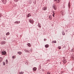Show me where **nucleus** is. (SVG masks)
I'll return each mask as SVG.
<instances>
[{"mask_svg":"<svg viewBox=\"0 0 74 74\" xmlns=\"http://www.w3.org/2000/svg\"><path fill=\"white\" fill-rule=\"evenodd\" d=\"M61 0H55V1L57 2L58 3H60V1Z\"/></svg>","mask_w":74,"mask_h":74,"instance_id":"obj_6","label":"nucleus"},{"mask_svg":"<svg viewBox=\"0 0 74 74\" xmlns=\"http://www.w3.org/2000/svg\"><path fill=\"white\" fill-rule=\"evenodd\" d=\"M6 52L5 51H4L2 52L1 54L3 55H6Z\"/></svg>","mask_w":74,"mask_h":74,"instance_id":"obj_1","label":"nucleus"},{"mask_svg":"<svg viewBox=\"0 0 74 74\" xmlns=\"http://www.w3.org/2000/svg\"><path fill=\"white\" fill-rule=\"evenodd\" d=\"M37 70V68L36 67L34 68H33V70L34 71H36Z\"/></svg>","mask_w":74,"mask_h":74,"instance_id":"obj_15","label":"nucleus"},{"mask_svg":"<svg viewBox=\"0 0 74 74\" xmlns=\"http://www.w3.org/2000/svg\"><path fill=\"white\" fill-rule=\"evenodd\" d=\"M30 52H32V50H31V51H30Z\"/></svg>","mask_w":74,"mask_h":74,"instance_id":"obj_36","label":"nucleus"},{"mask_svg":"<svg viewBox=\"0 0 74 74\" xmlns=\"http://www.w3.org/2000/svg\"><path fill=\"white\" fill-rule=\"evenodd\" d=\"M52 43H56V40L53 41L52 42Z\"/></svg>","mask_w":74,"mask_h":74,"instance_id":"obj_19","label":"nucleus"},{"mask_svg":"<svg viewBox=\"0 0 74 74\" xmlns=\"http://www.w3.org/2000/svg\"><path fill=\"white\" fill-rule=\"evenodd\" d=\"M47 74H51V73L49 72H47Z\"/></svg>","mask_w":74,"mask_h":74,"instance_id":"obj_29","label":"nucleus"},{"mask_svg":"<svg viewBox=\"0 0 74 74\" xmlns=\"http://www.w3.org/2000/svg\"><path fill=\"white\" fill-rule=\"evenodd\" d=\"M8 60H6V64H7V63H8Z\"/></svg>","mask_w":74,"mask_h":74,"instance_id":"obj_24","label":"nucleus"},{"mask_svg":"<svg viewBox=\"0 0 74 74\" xmlns=\"http://www.w3.org/2000/svg\"><path fill=\"white\" fill-rule=\"evenodd\" d=\"M25 52H28V53H30V51L27 50H24Z\"/></svg>","mask_w":74,"mask_h":74,"instance_id":"obj_11","label":"nucleus"},{"mask_svg":"<svg viewBox=\"0 0 74 74\" xmlns=\"http://www.w3.org/2000/svg\"><path fill=\"white\" fill-rule=\"evenodd\" d=\"M14 1L15 2H17L18 1V0H14Z\"/></svg>","mask_w":74,"mask_h":74,"instance_id":"obj_30","label":"nucleus"},{"mask_svg":"<svg viewBox=\"0 0 74 74\" xmlns=\"http://www.w3.org/2000/svg\"><path fill=\"white\" fill-rule=\"evenodd\" d=\"M3 65H4V66H5V62H3Z\"/></svg>","mask_w":74,"mask_h":74,"instance_id":"obj_27","label":"nucleus"},{"mask_svg":"<svg viewBox=\"0 0 74 74\" xmlns=\"http://www.w3.org/2000/svg\"><path fill=\"white\" fill-rule=\"evenodd\" d=\"M38 27H39V28H41V25H39Z\"/></svg>","mask_w":74,"mask_h":74,"instance_id":"obj_34","label":"nucleus"},{"mask_svg":"<svg viewBox=\"0 0 74 74\" xmlns=\"http://www.w3.org/2000/svg\"><path fill=\"white\" fill-rule=\"evenodd\" d=\"M55 13L53 12V17H55V16H54V15H55Z\"/></svg>","mask_w":74,"mask_h":74,"instance_id":"obj_25","label":"nucleus"},{"mask_svg":"<svg viewBox=\"0 0 74 74\" xmlns=\"http://www.w3.org/2000/svg\"><path fill=\"white\" fill-rule=\"evenodd\" d=\"M3 60V58L0 57V62H2Z\"/></svg>","mask_w":74,"mask_h":74,"instance_id":"obj_12","label":"nucleus"},{"mask_svg":"<svg viewBox=\"0 0 74 74\" xmlns=\"http://www.w3.org/2000/svg\"><path fill=\"white\" fill-rule=\"evenodd\" d=\"M4 1V0H2V2H3Z\"/></svg>","mask_w":74,"mask_h":74,"instance_id":"obj_35","label":"nucleus"},{"mask_svg":"<svg viewBox=\"0 0 74 74\" xmlns=\"http://www.w3.org/2000/svg\"><path fill=\"white\" fill-rule=\"evenodd\" d=\"M68 7H69V8H70V3H69V4H68Z\"/></svg>","mask_w":74,"mask_h":74,"instance_id":"obj_17","label":"nucleus"},{"mask_svg":"<svg viewBox=\"0 0 74 74\" xmlns=\"http://www.w3.org/2000/svg\"><path fill=\"white\" fill-rule=\"evenodd\" d=\"M63 62L64 63H66V62H67V61H66V60H63Z\"/></svg>","mask_w":74,"mask_h":74,"instance_id":"obj_13","label":"nucleus"},{"mask_svg":"<svg viewBox=\"0 0 74 74\" xmlns=\"http://www.w3.org/2000/svg\"><path fill=\"white\" fill-rule=\"evenodd\" d=\"M18 53L19 55H21L22 54V52L19 51V52H18Z\"/></svg>","mask_w":74,"mask_h":74,"instance_id":"obj_16","label":"nucleus"},{"mask_svg":"<svg viewBox=\"0 0 74 74\" xmlns=\"http://www.w3.org/2000/svg\"><path fill=\"white\" fill-rule=\"evenodd\" d=\"M5 41H2L1 42V44L2 45H3L4 44H5Z\"/></svg>","mask_w":74,"mask_h":74,"instance_id":"obj_8","label":"nucleus"},{"mask_svg":"<svg viewBox=\"0 0 74 74\" xmlns=\"http://www.w3.org/2000/svg\"><path fill=\"white\" fill-rule=\"evenodd\" d=\"M62 15H64L65 14V12L63 11L62 12Z\"/></svg>","mask_w":74,"mask_h":74,"instance_id":"obj_10","label":"nucleus"},{"mask_svg":"<svg viewBox=\"0 0 74 74\" xmlns=\"http://www.w3.org/2000/svg\"><path fill=\"white\" fill-rule=\"evenodd\" d=\"M29 21L31 23H33L34 22H33V20L32 19H30L29 20Z\"/></svg>","mask_w":74,"mask_h":74,"instance_id":"obj_2","label":"nucleus"},{"mask_svg":"<svg viewBox=\"0 0 74 74\" xmlns=\"http://www.w3.org/2000/svg\"><path fill=\"white\" fill-rule=\"evenodd\" d=\"M45 48H48L49 47V45H45Z\"/></svg>","mask_w":74,"mask_h":74,"instance_id":"obj_9","label":"nucleus"},{"mask_svg":"<svg viewBox=\"0 0 74 74\" xmlns=\"http://www.w3.org/2000/svg\"><path fill=\"white\" fill-rule=\"evenodd\" d=\"M53 7L54 9H55V10H56V9H57V7L56 5H53Z\"/></svg>","mask_w":74,"mask_h":74,"instance_id":"obj_3","label":"nucleus"},{"mask_svg":"<svg viewBox=\"0 0 74 74\" xmlns=\"http://www.w3.org/2000/svg\"><path fill=\"white\" fill-rule=\"evenodd\" d=\"M6 2H7V1L6 0H4V1L3 2V3H4V4H5V3H6Z\"/></svg>","mask_w":74,"mask_h":74,"instance_id":"obj_20","label":"nucleus"},{"mask_svg":"<svg viewBox=\"0 0 74 74\" xmlns=\"http://www.w3.org/2000/svg\"><path fill=\"white\" fill-rule=\"evenodd\" d=\"M27 45L28 47H31V46H32V45H31V44L30 43H28Z\"/></svg>","mask_w":74,"mask_h":74,"instance_id":"obj_14","label":"nucleus"},{"mask_svg":"<svg viewBox=\"0 0 74 74\" xmlns=\"http://www.w3.org/2000/svg\"><path fill=\"white\" fill-rule=\"evenodd\" d=\"M14 23H16V24H18V23H20V21H16L15 22H14Z\"/></svg>","mask_w":74,"mask_h":74,"instance_id":"obj_5","label":"nucleus"},{"mask_svg":"<svg viewBox=\"0 0 74 74\" xmlns=\"http://www.w3.org/2000/svg\"><path fill=\"white\" fill-rule=\"evenodd\" d=\"M23 73H24V72H20L19 73V74H23Z\"/></svg>","mask_w":74,"mask_h":74,"instance_id":"obj_22","label":"nucleus"},{"mask_svg":"<svg viewBox=\"0 0 74 74\" xmlns=\"http://www.w3.org/2000/svg\"><path fill=\"white\" fill-rule=\"evenodd\" d=\"M38 25L39 26L41 25V24H40V23H38Z\"/></svg>","mask_w":74,"mask_h":74,"instance_id":"obj_33","label":"nucleus"},{"mask_svg":"<svg viewBox=\"0 0 74 74\" xmlns=\"http://www.w3.org/2000/svg\"><path fill=\"white\" fill-rule=\"evenodd\" d=\"M43 10H44V11H45V10H47V7H44L42 8Z\"/></svg>","mask_w":74,"mask_h":74,"instance_id":"obj_4","label":"nucleus"},{"mask_svg":"<svg viewBox=\"0 0 74 74\" xmlns=\"http://www.w3.org/2000/svg\"><path fill=\"white\" fill-rule=\"evenodd\" d=\"M16 58V57H15V56H13L12 57V59H15V58Z\"/></svg>","mask_w":74,"mask_h":74,"instance_id":"obj_23","label":"nucleus"},{"mask_svg":"<svg viewBox=\"0 0 74 74\" xmlns=\"http://www.w3.org/2000/svg\"><path fill=\"white\" fill-rule=\"evenodd\" d=\"M0 18H1V14L0 13Z\"/></svg>","mask_w":74,"mask_h":74,"instance_id":"obj_31","label":"nucleus"},{"mask_svg":"<svg viewBox=\"0 0 74 74\" xmlns=\"http://www.w3.org/2000/svg\"><path fill=\"white\" fill-rule=\"evenodd\" d=\"M71 58L72 59H74V55L72 56Z\"/></svg>","mask_w":74,"mask_h":74,"instance_id":"obj_18","label":"nucleus"},{"mask_svg":"<svg viewBox=\"0 0 74 74\" xmlns=\"http://www.w3.org/2000/svg\"><path fill=\"white\" fill-rule=\"evenodd\" d=\"M6 36H8V35H10V33L8 32L6 34Z\"/></svg>","mask_w":74,"mask_h":74,"instance_id":"obj_21","label":"nucleus"},{"mask_svg":"<svg viewBox=\"0 0 74 74\" xmlns=\"http://www.w3.org/2000/svg\"><path fill=\"white\" fill-rule=\"evenodd\" d=\"M27 18H29V16H31V14H29L27 15Z\"/></svg>","mask_w":74,"mask_h":74,"instance_id":"obj_7","label":"nucleus"},{"mask_svg":"<svg viewBox=\"0 0 74 74\" xmlns=\"http://www.w3.org/2000/svg\"><path fill=\"white\" fill-rule=\"evenodd\" d=\"M58 48L59 49H60L61 48V47L60 46H58Z\"/></svg>","mask_w":74,"mask_h":74,"instance_id":"obj_26","label":"nucleus"},{"mask_svg":"<svg viewBox=\"0 0 74 74\" xmlns=\"http://www.w3.org/2000/svg\"><path fill=\"white\" fill-rule=\"evenodd\" d=\"M46 40H47V39H44V41H45Z\"/></svg>","mask_w":74,"mask_h":74,"instance_id":"obj_32","label":"nucleus"},{"mask_svg":"<svg viewBox=\"0 0 74 74\" xmlns=\"http://www.w3.org/2000/svg\"><path fill=\"white\" fill-rule=\"evenodd\" d=\"M62 35H63L64 36V35H65V34L64 32H62Z\"/></svg>","mask_w":74,"mask_h":74,"instance_id":"obj_28","label":"nucleus"}]
</instances>
